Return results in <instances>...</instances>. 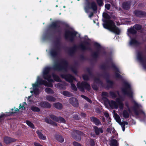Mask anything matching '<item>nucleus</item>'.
Wrapping results in <instances>:
<instances>
[{"mask_svg": "<svg viewBox=\"0 0 146 146\" xmlns=\"http://www.w3.org/2000/svg\"><path fill=\"white\" fill-rule=\"evenodd\" d=\"M50 70V68L46 67L44 69L42 73L43 77L44 79L47 80L48 82V83L42 80L38 76L36 82L32 85L33 88L30 89V92L32 94L33 93L36 95L39 94L40 93L39 88V86L41 84H43L46 86L52 87V84L51 82H53V80L51 79V76L49 74Z\"/></svg>", "mask_w": 146, "mask_h": 146, "instance_id": "obj_1", "label": "nucleus"}, {"mask_svg": "<svg viewBox=\"0 0 146 146\" xmlns=\"http://www.w3.org/2000/svg\"><path fill=\"white\" fill-rule=\"evenodd\" d=\"M103 16L106 19L105 21L106 23L103 24L104 27L117 34H119L120 30L115 26L112 21L109 19L110 17V16L105 13H103Z\"/></svg>", "mask_w": 146, "mask_h": 146, "instance_id": "obj_2", "label": "nucleus"}, {"mask_svg": "<svg viewBox=\"0 0 146 146\" xmlns=\"http://www.w3.org/2000/svg\"><path fill=\"white\" fill-rule=\"evenodd\" d=\"M141 27L138 25H134L133 27L127 30V35L130 37L131 40L129 42V45L131 46H133L137 45L138 42L134 38H131L132 36L135 34L137 31L141 29Z\"/></svg>", "mask_w": 146, "mask_h": 146, "instance_id": "obj_3", "label": "nucleus"}, {"mask_svg": "<svg viewBox=\"0 0 146 146\" xmlns=\"http://www.w3.org/2000/svg\"><path fill=\"white\" fill-rule=\"evenodd\" d=\"M119 97L117 98L116 99V101L113 100L109 101L108 103L110 107L113 109H117L119 107L120 110L122 109L123 107V104L122 102L124 100V98L120 96L118 93Z\"/></svg>", "mask_w": 146, "mask_h": 146, "instance_id": "obj_4", "label": "nucleus"}, {"mask_svg": "<svg viewBox=\"0 0 146 146\" xmlns=\"http://www.w3.org/2000/svg\"><path fill=\"white\" fill-rule=\"evenodd\" d=\"M121 92L123 94L127 95L130 98H132L133 95L130 85L127 82H125L124 83L121 89Z\"/></svg>", "mask_w": 146, "mask_h": 146, "instance_id": "obj_5", "label": "nucleus"}, {"mask_svg": "<svg viewBox=\"0 0 146 146\" xmlns=\"http://www.w3.org/2000/svg\"><path fill=\"white\" fill-rule=\"evenodd\" d=\"M133 107L130 108L128 103L126 102L125 103V105L127 109H128L129 113L133 112L136 115H138L139 114V109L141 107V106L140 105L138 104L135 101H133Z\"/></svg>", "mask_w": 146, "mask_h": 146, "instance_id": "obj_6", "label": "nucleus"}, {"mask_svg": "<svg viewBox=\"0 0 146 146\" xmlns=\"http://www.w3.org/2000/svg\"><path fill=\"white\" fill-rule=\"evenodd\" d=\"M26 106L27 104L25 102H23L22 104H20L19 107V109L17 108L14 111H13V109H12L11 110V111H10L9 113H8L7 112L6 115L3 113H1L0 114V119L5 115H11V114L16 113L19 111V110L21 111L25 110Z\"/></svg>", "mask_w": 146, "mask_h": 146, "instance_id": "obj_7", "label": "nucleus"}, {"mask_svg": "<svg viewBox=\"0 0 146 146\" xmlns=\"http://www.w3.org/2000/svg\"><path fill=\"white\" fill-rule=\"evenodd\" d=\"M137 59L142 66L146 69V59L144 57L142 53L141 52L138 53Z\"/></svg>", "mask_w": 146, "mask_h": 146, "instance_id": "obj_8", "label": "nucleus"}, {"mask_svg": "<svg viewBox=\"0 0 146 146\" xmlns=\"http://www.w3.org/2000/svg\"><path fill=\"white\" fill-rule=\"evenodd\" d=\"M77 87L80 90L83 92L85 88L89 90L90 89V85L86 82H82L81 84L79 82L77 85Z\"/></svg>", "mask_w": 146, "mask_h": 146, "instance_id": "obj_9", "label": "nucleus"}, {"mask_svg": "<svg viewBox=\"0 0 146 146\" xmlns=\"http://www.w3.org/2000/svg\"><path fill=\"white\" fill-rule=\"evenodd\" d=\"M71 134L72 137L77 141H80L81 139V137L80 136L83 135L81 132L76 130H74Z\"/></svg>", "mask_w": 146, "mask_h": 146, "instance_id": "obj_10", "label": "nucleus"}, {"mask_svg": "<svg viewBox=\"0 0 146 146\" xmlns=\"http://www.w3.org/2000/svg\"><path fill=\"white\" fill-rule=\"evenodd\" d=\"M67 66V63L65 62L61 64H56L54 66V68L56 70H60L63 69H65Z\"/></svg>", "mask_w": 146, "mask_h": 146, "instance_id": "obj_11", "label": "nucleus"}, {"mask_svg": "<svg viewBox=\"0 0 146 146\" xmlns=\"http://www.w3.org/2000/svg\"><path fill=\"white\" fill-rule=\"evenodd\" d=\"M89 9H92L93 10L96 11L97 9L96 4L94 2H92L90 4H88L85 7V11L86 13L88 12V10Z\"/></svg>", "mask_w": 146, "mask_h": 146, "instance_id": "obj_12", "label": "nucleus"}, {"mask_svg": "<svg viewBox=\"0 0 146 146\" xmlns=\"http://www.w3.org/2000/svg\"><path fill=\"white\" fill-rule=\"evenodd\" d=\"M65 37L66 38L74 37L75 36L80 37V35L76 32L72 30V31H66L65 34Z\"/></svg>", "mask_w": 146, "mask_h": 146, "instance_id": "obj_13", "label": "nucleus"}, {"mask_svg": "<svg viewBox=\"0 0 146 146\" xmlns=\"http://www.w3.org/2000/svg\"><path fill=\"white\" fill-rule=\"evenodd\" d=\"M61 77L70 82H72L74 79L73 76L70 75H62Z\"/></svg>", "mask_w": 146, "mask_h": 146, "instance_id": "obj_14", "label": "nucleus"}, {"mask_svg": "<svg viewBox=\"0 0 146 146\" xmlns=\"http://www.w3.org/2000/svg\"><path fill=\"white\" fill-rule=\"evenodd\" d=\"M16 141L15 139L9 137H5L4 138V142L6 144H8Z\"/></svg>", "mask_w": 146, "mask_h": 146, "instance_id": "obj_15", "label": "nucleus"}, {"mask_svg": "<svg viewBox=\"0 0 146 146\" xmlns=\"http://www.w3.org/2000/svg\"><path fill=\"white\" fill-rule=\"evenodd\" d=\"M113 70L115 72V76L117 78H120L121 77V76L119 74L120 73L119 69L115 65H113Z\"/></svg>", "mask_w": 146, "mask_h": 146, "instance_id": "obj_16", "label": "nucleus"}, {"mask_svg": "<svg viewBox=\"0 0 146 146\" xmlns=\"http://www.w3.org/2000/svg\"><path fill=\"white\" fill-rule=\"evenodd\" d=\"M50 117L51 119L56 121H60L63 123H64L65 122V120L62 117H59L58 118L53 115H51Z\"/></svg>", "mask_w": 146, "mask_h": 146, "instance_id": "obj_17", "label": "nucleus"}, {"mask_svg": "<svg viewBox=\"0 0 146 146\" xmlns=\"http://www.w3.org/2000/svg\"><path fill=\"white\" fill-rule=\"evenodd\" d=\"M134 14L137 16L141 17L146 16V13L141 11L136 10L134 12Z\"/></svg>", "mask_w": 146, "mask_h": 146, "instance_id": "obj_18", "label": "nucleus"}, {"mask_svg": "<svg viewBox=\"0 0 146 146\" xmlns=\"http://www.w3.org/2000/svg\"><path fill=\"white\" fill-rule=\"evenodd\" d=\"M70 102L74 106H77L78 104V100L76 98H71L70 99Z\"/></svg>", "mask_w": 146, "mask_h": 146, "instance_id": "obj_19", "label": "nucleus"}, {"mask_svg": "<svg viewBox=\"0 0 146 146\" xmlns=\"http://www.w3.org/2000/svg\"><path fill=\"white\" fill-rule=\"evenodd\" d=\"M42 107L50 108L51 107L50 104L48 102H42L39 104Z\"/></svg>", "mask_w": 146, "mask_h": 146, "instance_id": "obj_20", "label": "nucleus"}, {"mask_svg": "<svg viewBox=\"0 0 146 146\" xmlns=\"http://www.w3.org/2000/svg\"><path fill=\"white\" fill-rule=\"evenodd\" d=\"M45 98L46 100L50 102H54L56 100L55 98L51 96H47Z\"/></svg>", "mask_w": 146, "mask_h": 146, "instance_id": "obj_21", "label": "nucleus"}, {"mask_svg": "<svg viewBox=\"0 0 146 146\" xmlns=\"http://www.w3.org/2000/svg\"><path fill=\"white\" fill-rule=\"evenodd\" d=\"M91 119L92 121L96 125L100 124V122L99 120L96 118L92 117H91Z\"/></svg>", "mask_w": 146, "mask_h": 146, "instance_id": "obj_22", "label": "nucleus"}, {"mask_svg": "<svg viewBox=\"0 0 146 146\" xmlns=\"http://www.w3.org/2000/svg\"><path fill=\"white\" fill-rule=\"evenodd\" d=\"M123 8L125 9H129L130 7V3L129 2L124 3L122 5Z\"/></svg>", "mask_w": 146, "mask_h": 146, "instance_id": "obj_23", "label": "nucleus"}, {"mask_svg": "<svg viewBox=\"0 0 146 146\" xmlns=\"http://www.w3.org/2000/svg\"><path fill=\"white\" fill-rule=\"evenodd\" d=\"M36 133L38 134V136L39 138L43 140L46 139V136L42 134L40 131H36Z\"/></svg>", "mask_w": 146, "mask_h": 146, "instance_id": "obj_24", "label": "nucleus"}, {"mask_svg": "<svg viewBox=\"0 0 146 146\" xmlns=\"http://www.w3.org/2000/svg\"><path fill=\"white\" fill-rule=\"evenodd\" d=\"M55 138L58 141L62 143L64 141V139L61 136L59 135H56L55 136Z\"/></svg>", "mask_w": 146, "mask_h": 146, "instance_id": "obj_25", "label": "nucleus"}, {"mask_svg": "<svg viewBox=\"0 0 146 146\" xmlns=\"http://www.w3.org/2000/svg\"><path fill=\"white\" fill-rule=\"evenodd\" d=\"M94 128L95 133L97 135H99L100 133H102L103 132L102 129V128H98L97 127H95Z\"/></svg>", "mask_w": 146, "mask_h": 146, "instance_id": "obj_26", "label": "nucleus"}, {"mask_svg": "<svg viewBox=\"0 0 146 146\" xmlns=\"http://www.w3.org/2000/svg\"><path fill=\"white\" fill-rule=\"evenodd\" d=\"M57 52L58 50L56 49H54L50 51V54L51 56L54 57L56 55L57 53Z\"/></svg>", "mask_w": 146, "mask_h": 146, "instance_id": "obj_27", "label": "nucleus"}, {"mask_svg": "<svg viewBox=\"0 0 146 146\" xmlns=\"http://www.w3.org/2000/svg\"><path fill=\"white\" fill-rule=\"evenodd\" d=\"M54 107L59 110L61 109L62 108V105L59 103H57L54 104Z\"/></svg>", "mask_w": 146, "mask_h": 146, "instance_id": "obj_28", "label": "nucleus"}, {"mask_svg": "<svg viewBox=\"0 0 146 146\" xmlns=\"http://www.w3.org/2000/svg\"><path fill=\"white\" fill-rule=\"evenodd\" d=\"M114 117L116 121L119 124H120V123H122L121 122L120 118L119 116L116 113L114 114Z\"/></svg>", "mask_w": 146, "mask_h": 146, "instance_id": "obj_29", "label": "nucleus"}, {"mask_svg": "<svg viewBox=\"0 0 146 146\" xmlns=\"http://www.w3.org/2000/svg\"><path fill=\"white\" fill-rule=\"evenodd\" d=\"M122 115L125 118H127L129 116V113L125 110H124L123 111Z\"/></svg>", "mask_w": 146, "mask_h": 146, "instance_id": "obj_30", "label": "nucleus"}, {"mask_svg": "<svg viewBox=\"0 0 146 146\" xmlns=\"http://www.w3.org/2000/svg\"><path fill=\"white\" fill-rule=\"evenodd\" d=\"M65 85L61 84L60 83H58L55 86L57 87L58 88L60 89H65Z\"/></svg>", "mask_w": 146, "mask_h": 146, "instance_id": "obj_31", "label": "nucleus"}, {"mask_svg": "<svg viewBox=\"0 0 146 146\" xmlns=\"http://www.w3.org/2000/svg\"><path fill=\"white\" fill-rule=\"evenodd\" d=\"M62 94L66 96L70 97L72 96L71 94L67 91H64L63 92Z\"/></svg>", "mask_w": 146, "mask_h": 146, "instance_id": "obj_32", "label": "nucleus"}, {"mask_svg": "<svg viewBox=\"0 0 146 146\" xmlns=\"http://www.w3.org/2000/svg\"><path fill=\"white\" fill-rule=\"evenodd\" d=\"M111 146H117V141L115 139H112L111 141Z\"/></svg>", "mask_w": 146, "mask_h": 146, "instance_id": "obj_33", "label": "nucleus"}, {"mask_svg": "<svg viewBox=\"0 0 146 146\" xmlns=\"http://www.w3.org/2000/svg\"><path fill=\"white\" fill-rule=\"evenodd\" d=\"M44 120L47 123L52 124V125L54 126L57 125V124H56V123H54V122H53L51 120H50L48 118H45Z\"/></svg>", "mask_w": 146, "mask_h": 146, "instance_id": "obj_34", "label": "nucleus"}, {"mask_svg": "<svg viewBox=\"0 0 146 146\" xmlns=\"http://www.w3.org/2000/svg\"><path fill=\"white\" fill-rule=\"evenodd\" d=\"M45 91L48 94H53L54 92L50 88H47L45 89Z\"/></svg>", "mask_w": 146, "mask_h": 146, "instance_id": "obj_35", "label": "nucleus"}, {"mask_svg": "<svg viewBox=\"0 0 146 146\" xmlns=\"http://www.w3.org/2000/svg\"><path fill=\"white\" fill-rule=\"evenodd\" d=\"M121 126L123 131H124L125 130V125L127 124V122L126 121H123L122 123H120L119 124Z\"/></svg>", "mask_w": 146, "mask_h": 146, "instance_id": "obj_36", "label": "nucleus"}, {"mask_svg": "<svg viewBox=\"0 0 146 146\" xmlns=\"http://www.w3.org/2000/svg\"><path fill=\"white\" fill-rule=\"evenodd\" d=\"M31 109L33 111L38 112L40 111V109L35 106H32L31 108Z\"/></svg>", "mask_w": 146, "mask_h": 146, "instance_id": "obj_37", "label": "nucleus"}, {"mask_svg": "<svg viewBox=\"0 0 146 146\" xmlns=\"http://www.w3.org/2000/svg\"><path fill=\"white\" fill-rule=\"evenodd\" d=\"M26 123L28 126L32 128H34V126L32 123L28 121H26Z\"/></svg>", "mask_w": 146, "mask_h": 146, "instance_id": "obj_38", "label": "nucleus"}, {"mask_svg": "<svg viewBox=\"0 0 146 146\" xmlns=\"http://www.w3.org/2000/svg\"><path fill=\"white\" fill-rule=\"evenodd\" d=\"M52 77L54 80L57 82H60V81L59 78L58 76H56L55 74H53Z\"/></svg>", "mask_w": 146, "mask_h": 146, "instance_id": "obj_39", "label": "nucleus"}, {"mask_svg": "<svg viewBox=\"0 0 146 146\" xmlns=\"http://www.w3.org/2000/svg\"><path fill=\"white\" fill-rule=\"evenodd\" d=\"M110 94L113 98H114L117 97L116 93L113 92H111Z\"/></svg>", "mask_w": 146, "mask_h": 146, "instance_id": "obj_40", "label": "nucleus"}, {"mask_svg": "<svg viewBox=\"0 0 146 146\" xmlns=\"http://www.w3.org/2000/svg\"><path fill=\"white\" fill-rule=\"evenodd\" d=\"M121 22L119 21L118 23H117V24L118 25H119L121 24H127L128 23L126 22H124V19L122 20L121 21L120 20Z\"/></svg>", "mask_w": 146, "mask_h": 146, "instance_id": "obj_41", "label": "nucleus"}, {"mask_svg": "<svg viewBox=\"0 0 146 146\" xmlns=\"http://www.w3.org/2000/svg\"><path fill=\"white\" fill-rule=\"evenodd\" d=\"M81 97L85 99L88 102H89L91 103V101L88 98L86 97L85 96L83 95H82L81 96Z\"/></svg>", "mask_w": 146, "mask_h": 146, "instance_id": "obj_42", "label": "nucleus"}, {"mask_svg": "<svg viewBox=\"0 0 146 146\" xmlns=\"http://www.w3.org/2000/svg\"><path fill=\"white\" fill-rule=\"evenodd\" d=\"M88 142H89V143L91 146H93L95 144L94 141L92 139H90Z\"/></svg>", "mask_w": 146, "mask_h": 146, "instance_id": "obj_43", "label": "nucleus"}, {"mask_svg": "<svg viewBox=\"0 0 146 146\" xmlns=\"http://www.w3.org/2000/svg\"><path fill=\"white\" fill-rule=\"evenodd\" d=\"M73 144L74 146H81L80 144L77 142L75 141L73 142Z\"/></svg>", "mask_w": 146, "mask_h": 146, "instance_id": "obj_44", "label": "nucleus"}, {"mask_svg": "<svg viewBox=\"0 0 146 146\" xmlns=\"http://www.w3.org/2000/svg\"><path fill=\"white\" fill-rule=\"evenodd\" d=\"M71 86L73 90H74L75 91H76L77 90L76 88V87L75 85L74 84L72 83L71 84Z\"/></svg>", "mask_w": 146, "mask_h": 146, "instance_id": "obj_45", "label": "nucleus"}, {"mask_svg": "<svg viewBox=\"0 0 146 146\" xmlns=\"http://www.w3.org/2000/svg\"><path fill=\"white\" fill-rule=\"evenodd\" d=\"M94 45L98 49H100L101 48V47L100 45L97 43H95Z\"/></svg>", "mask_w": 146, "mask_h": 146, "instance_id": "obj_46", "label": "nucleus"}, {"mask_svg": "<svg viewBox=\"0 0 146 146\" xmlns=\"http://www.w3.org/2000/svg\"><path fill=\"white\" fill-rule=\"evenodd\" d=\"M83 79L85 80H87L88 79V76L87 75H84L83 76Z\"/></svg>", "mask_w": 146, "mask_h": 146, "instance_id": "obj_47", "label": "nucleus"}, {"mask_svg": "<svg viewBox=\"0 0 146 146\" xmlns=\"http://www.w3.org/2000/svg\"><path fill=\"white\" fill-rule=\"evenodd\" d=\"M97 2L99 5L101 6L102 5V0H97Z\"/></svg>", "mask_w": 146, "mask_h": 146, "instance_id": "obj_48", "label": "nucleus"}, {"mask_svg": "<svg viewBox=\"0 0 146 146\" xmlns=\"http://www.w3.org/2000/svg\"><path fill=\"white\" fill-rule=\"evenodd\" d=\"M102 96L104 97V96L106 97L108 96V94L105 92H104L102 93Z\"/></svg>", "mask_w": 146, "mask_h": 146, "instance_id": "obj_49", "label": "nucleus"}, {"mask_svg": "<svg viewBox=\"0 0 146 146\" xmlns=\"http://www.w3.org/2000/svg\"><path fill=\"white\" fill-rule=\"evenodd\" d=\"M81 48L82 50H85L87 49V48L85 45L82 44L81 45Z\"/></svg>", "mask_w": 146, "mask_h": 146, "instance_id": "obj_50", "label": "nucleus"}, {"mask_svg": "<svg viewBox=\"0 0 146 146\" xmlns=\"http://www.w3.org/2000/svg\"><path fill=\"white\" fill-rule=\"evenodd\" d=\"M105 7L108 10H109L110 9V5L109 4H106L105 5Z\"/></svg>", "mask_w": 146, "mask_h": 146, "instance_id": "obj_51", "label": "nucleus"}, {"mask_svg": "<svg viewBox=\"0 0 146 146\" xmlns=\"http://www.w3.org/2000/svg\"><path fill=\"white\" fill-rule=\"evenodd\" d=\"M57 26V22H56L53 23L52 27H53L55 28Z\"/></svg>", "mask_w": 146, "mask_h": 146, "instance_id": "obj_52", "label": "nucleus"}, {"mask_svg": "<svg viewBox=\"0 0 146 146\" xmlns=\"http://www.w3.org/2000/svg\"><path fill=\"white\" fill-rule=\"evenodd\" d=\"M34 145L35 146H42L39 143L35 142L34 143Z\"/></svg>", "mask_w": 146, "mask_h": 146, "instance_id": "obj_53", "label": "nucleus"}, {"mask_svg": "<svg viewBox=\"0 0 146 146\" xmlns=\"http://www.w3.org/2000/svg\"><path fill=\"white\" fill-rule=\"evenodd\" d=\"M107 82L108 84H110L111 85L113 84V82L110 80H107Z\"/></svg>", "mask_w": 146, "mask_h": 146, "instance_id": "obj_54", "label": "nucleus"}, {"mask_svg": "<svg viewBox=\"0 0 146 146\" xmlns=\"http://www.w3.org/2000/svg\"><path fill=\"white\" fill-rule=\"evenodd\" d=\"M105 116L106 117H109V114L105 112L104 113Z\"/></svg>", "mask_w": 146, "mask_h": 146, "instance_id": "obj_55", "label": "nucleus"}, {"mask_svg": "<svg viewBox=\"0 0 146 146\" xmlns=\"http://www.w3.org/2000/svg\"><path fill=\"white\" fill-rule=\"evenodd\" d=\"M107 131L108 132L111 133V129H110V128H108L107 129Z\"/></svg>", "mask_w": 146, "mask_h": 146, "instance_id": "obj_56", "label": "nucleus"}, {"mask_svg": "<svg viewBox=\"0 0 146 146\" xmlns=\"http://www.w3.org/2000/svg\"><path fill=\"white\" fill-rule=\"evenodd\" d=\"M81 115L83 117H85L86 116V114L84 113H81Z\"/></svg>", "mask_w": 146, "mask_h": 146, "instance_id": "obj_57", "label": "nucleus"}, {"mask_svg": "<svg viewBox=\"0 0 146 146\" xmlns=\"http://www.w3.org/2000/svg\"><path fill=\"white\" fill-rule=\"evenodd\" d=\"M92 86L93 88L94 89L96 90H97L98 88L96 86V87L94 86L93 85Z\"/></svg>", "mask_w": 146, "mask_h": 146, "instance_id": "obj_58", "label": "nucleus"}, {"mask_svg": "<svg viewBox=\"0 0 146 146\" xmlns=\"http://www.w3.org/2000/svg\"><path fill=\"white\" fill-rule=\"evenodd\" d=\"M93 15V13H91L89 15V17H91Z\"/></svg>", "mask_w": 146, "mask_h": 146, "instance_id": "obj_59", "label": "nucleus"}, {"mask_svg": "<svg viewBox=\"0 0 146 146\" xmlns=\"http://www.w3.org/2000/svg\"><path fill=\"white\" fill-rule=\"evenodd\" d=\"M0 146H3L1 143H0Z\"/></svg>", "mask_w": 146, "mask_h": 146, "instance_id": "obj_60", "label": "nucleus"}, {"mask_svg": "<svg viewBox=\"0 0 146 146\" xmlns=\"http://www.w3.org/2000/svg\"><path fill=\"white\" fill-rule=\"evenodd\" d=\"M31 97V96H29L28 99V100H29V99Z\"/></svg>", "mask_w": 146, "mask_h": 146, "instance_id": "obj_61", "label": "nucleus"}, {"mask_svg": "<svg viewBox=\"0 0 146 146\" xmlns=\"http://www.w3.org/2000/svg\"><path fill=\"white\" fill-rule=\"evenodd\" d=\"M97 54H97V53H95V55H96H96H97Z\"/></svg>", "mask_w": 146, "mask_h": 146, "instance_id": "obj_62", "label": "nucleus"}, {"mask_svg": "<svg viewBox=\"0 0 146 146\" xmlns=\"http://www.w3.org/2000/svg\"><path fill=\"white\" fill-rule=\"evenodd\" d=\"M76 119H77L78 118H76V117H74Z\"/></svg>", "mask_w": 146, "mask_h": 146, "instance_id": "obj_63", "label": "nucleus"}, {"mask_svg": "<svg viewBox=\"0 0 146 146\" xmlns=\"http://www.w3.org/2000/svg\"><path fill=\"white\" fill-rule=\"evenodd\" d=\"M63 7H64V8H65V6H64Z\"/></svg>", "mask_w": 146, "mask_h": 146, "instance_id": "obj_64", "label": "nucleus"}]
</instances>
